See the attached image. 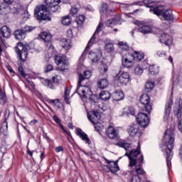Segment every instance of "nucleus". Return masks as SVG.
Here are the masks:
<instances>
[{
  "instance_id": "f257e3e1",
  "label": "nucleus",
  "mask_w": 182,
  "mask_h": 182,
  "mask_svg": "<svg viewBox=\"0 0 182 182\" xmlns=\"http://www.w3.org/2000/svg\"><path fill=\"white\" fill-rule=\"evenodd\" d=\"M75 92L78 93V95L82 97V100L89 99L91 105H96V103L99 102L97 95H93V92L87 86H79V84H77Z\"/></svg>"
},
{
  "instance_id": "f03ea898",
  "label": "nucleus",
  "mask_w": 182,
  "mask_h": 182,
  "mask_svg": "<svg viewBox=\"0 0 182 182\" xmlns=\"http://www.w3.org/2000/svg\"><path fill=\"white\" fill-rule=\"evenodd\" d=\"M174 129H169L165 132L164 139H162V143L165 146V152L168 154L173 152V149H174Z\"/></svg>"
},
{
  "instance_id": "7ed1b4c3",
  "label": "nucleus",
  "mask_w": 182,
  "mask_h": 182,
  "mask_svg": "<svg viewBox=\"0 0 182 182\" xmlns=\"http://www.w3.org/2000/svg\"><path fill=\"white\" fill-rule=\"evenodd\" d=\"M150 12H153L154 15H157L161 18V21H174V16H173V11L168 9H160L159 7H154L150 9Z\"/></svg>"
},
{
  "instance_id": "20e7f679",
  "label": "nucleus",
  "mask_w": 182,
  "mask_h": 182,
  "mask_svg": "<svg viewBox=\"0 0 182 182\" xmlns=\"http://www.w3.org/2000/svg\"><path fill=\"white\" fill-rule=\"evenodd\" d=\"M35 18L37 21H51L52 18L48 11V8L45 5L38 6L34 12Z\"/></svg>"
},
{
  "instance_id": "39448f33",
  "label": "nucleus",
  "mask_w": 182,
  "mask_h": 182,
  "mask_svg": "<svg viewBox=\"0 0 182 182\" xmlns=\"http://www.w3.org/2000/svg\"><path fill=\"white\" fill-rule=\"evenodd\" d=\"M141 151H140V143H138V146L136 149L130 151L129 154L126 152L124 156H127L129 159V167H134L139 163V158L136 159Z\"/></svg>"
},
{
  "instance_id": "423d86ee",
  "label": "nucleus",
  "mask_w": 182,
  "mask_h": 182,
  "mask_svg": "<svg viewBox=\"0 0 182 182\" xmlns=\"http://www.w3.org/2000/svg\"><path fill=\"white\" fill-rule=\"evenodd\" d=\"M15 51L22 62L26 60V58H28V48H26V46H25L23 43H18Z\"/></svg>"
},
{
  "instance_id": "0eeeda50",
  "label": "nucleus",
  "mask_w": 182,
  "mask_h": 182,
  "mask_svg": "<svg viewBox=\"0 0 182 182\" xmlns=\"http://www.w3.org/2000/svg\"><path fill=\"white\" fill-rule=\"evenodd\" d=\"M139 101L144 105L143 112H146L147 114L151 113V105H150V97L147 94L141 95Z\"/></svg>"
},
{
  "instance_id": "6e6552de",
  "label": "nucleus",
  "mask_w": 182,
  "mask_h": 182,
  "mask_svg": "<svg viewBox=\"0 0 182 182\" xmlns=\"http://www.w3.org/2000/svg\"><path fill=\"white\" fill-rule=\"evenodd\" d=\"M54 60L56 65L58 66L60 70L63 71L68 69V60L65 55H55Z\"/></svg>"
},
{
  "instance_id": "1a4fd4ad",
  "label": "nucleus",
  "mask_w": 182,
  "mask_h": 182,
  "mask_svg": "<svg viewBox=\"0 0 182 182\" xmlns=\"http://www.w3.org/2000/svg\"><path fill=\"white\" fill-rule=\"evenodd\" d=\"M45 3L51 12H60V0H46Z\"/></svg>"
},
{
  "instance_id": "9d476101",
  "label": "nucleus",
  "mask_w": 182,
  "mask_h": 182,
  "mask_svg": "<svg viewBox=\"0 0 182 182\" xmlns=\"http://www.w3.org/2000/svg\"><path fill=\"white\" fill-rule=\"evenodd\" d=\"M136 121L141 127H147L150 124V119L147 114L144 112H139L136 116Z\"/></svg>"
},
{
  "instance_id": "9b49d317",
  "label": "nucleus",
  "mask_w": 182,
  "mask_h": 182,
  "mask_svg": "<svg viewBox=\"0 0 182 182\" xmlns=\"http://www.w3.org/2000/svg\"><path fill=\"white\" fill-rule=\"evenodd\" d=\"M102 29H103V23L100 22L98 24L97 29L95 30V32L94 33L92 38L89 41L87 46L83 52V55H85V53H87V49H89L92 46V45H93V43H95V39H96L95 36H96V35H97V33H99V32H102Z\"/></svg>"
},
{
  "instance_id": "f8f14e48",
  "label": "nucleus",
  "mask_w": 182,
  "mask_h": 182,
  "mask_svg": "<svg viewBox=\"0 0 182 182\" xmlns=\"http://www.w3.org/2000/svg\"><path fill=\"white\" fill-rule=\"evenodd\" d=\"M143 161H144V158L143 155H140L138 159V163L134 166V167H135V172L139 176H146V172L141 167V164Z\"/></svg>"
},
{
  "instance_id": "ddd939ff",
  "label": "nucleus",
  "mask_w": 182,
  "mask_h": 182,
  "mask_svg": "<svg viewBox=\"0 0 182 182\" xmlns=\"http://www.w3.org/2000/svg\"><path fill=\"white\" fill-rule=\"evenodd\" d=\"M115 79L116 80H118L121 85L126 86L128 82L130 81V75L127 73H122L121 75L117 74Z\"/></svg>"
},
{
  "instance_id": "4468645a",
  "label": "nucleus",
  "mask_w": 182,
  "mask_h": 182,
  "mask_svg": "<svg viewBox=\"0 0 182 182\" xmlns=\"http://www.w3.org/2000/svg\"><path fill=\"white\" fill-rule=\"evenodd\" d=\"M106 134L111 140H114L119 137V130L114 129L112 126L107 127Z\"/></svg>"
},
{
  "instance_id": "2eb2a0df",
  "label": "nucleus",
  "mask_w": 182,
  "mask_h": 182,
  "mask_svg": "<svg viewBox=\"0 0 182 182\" xmlns=\"http://www.w3.org/2000/svg\"><path fill=\"white\" fill-rule=\"evenodd\" d=\"M100 56H102V51L100 50H95L93 51H90L88 55V58L91 62H99L100 59Z\"/></svg>"
},
{
  "instance_id": "dca6fc26",
  "label": "nucleus",
  "mask_w": 182,
  "mask_h": 182,
  "mask_svg": "<svg viewBox=\"0 0 182 182\" xmlns=\"http://www.w3.org/2000/svg\"><path fill=\"white\" fill-rule=\"evenodd\" d=\"M77 136H79L83 141H85L87 144H92V141H90V139H89V136H87V134L85 133L80 128H77L75 129Z\"/></svg>"
},
{
  "instance_id": "f3484780",
  "label": "nucleus",
  "mask_w": 182,
  "mask_h": 182,
  "mask_svg": "<svg viewBox=\"0 0 182 182\" xmlns=\"http://www.w3.org/2000/svg\"><path fill=\"white\" fill-rule=\"evenodd\" d=\"M139 124H132L128 127L127 132L129 134V136L134 137V136H136L137 134L139 133Z\"/></svg>"
},
{
  "instance_id": "a211bd4d",
  "label": "nucleus",
  "mask_w": 182,
  "mask_h": 182,
  "mask_svg": "<svg viewBox=\"0 0 182 182\" xmlns=\"http://www.w3.org/2000/svg\"><path fill=\"white\" fill-rule=\"evenodd\" d=\"M88 119L91 123H97L100 120V113L97 111H92L90 112V114L87 115Z\"/></svg>"
},
{
  "instance_id": "6ab92c4d",
  "label": "nucleus",
  "mask_w": 182,
  "mask_h": 182,
  "mask_svg": "<svg viewBox=\"0 0 182 182\" xmlns=\"http://www.w3.org/2000/svg\"><path fill=\"white\" fill-rule=\"evenodd\" d=\"M160 42L161 43H165L167 46H169V45H171L173 43V38L171 37L170 35L164 33L161 36H160Z\"/></svg>"
},
{
  "instance_id": "aec40b11",
  "label": "nucleus",
  "mask_w": 182,
  "mask_h": 182,
  "mask_svg": "<svg viewBox=\"0 0 182 182\" xmlns=\"http://www.w3.org/2000/svg\"><path fill=\"white\" fill-rule=\"evenodd\" d=\"M91 76L92 72L90 70H85L82 73V74H79V80L77 82L78 86H80L83 80H86V79H90Z\"/></svg>"
},
{
  "instance_id": "412c9836",
  "label": "nucleus",
  "mask_w": 182,
  "mask_h": 182,
  "mask_svg": "<svg viewBox=\"0 0 182 182\" xmlns=\"http://www.w3.org/2000/svg\"><path fill=\"white\" fill-rule=\"evenodd\" d=\"M172 106H173V100L170 99L165 105V115L164 116V119H165L166 120L168 119V117L170 116V113H171Z\"/></svg>"
},
{
  "instance_id": "4be33fe9",
  "label": "nucleus",
  "mask_w": 182,
  "mask_h": 182,
  "mask_svg": "<svg viewBox=\"0 0 182 182\" xmlns=\"http://www.w3.org/2000/svg\"><path fill=\"white\" fill-rule=\"evenodd\" d=\"M60 45L65 50H69L72 48V42L70 40H67L65 38H62L60 41Z\"/></svg>"
},
{
  "instance_id": "5701e85b",
  "label": "nucleus",
  "mask_w": 182,
  "mask_h": 182,
  "mask_svg": "<svg viewBox=\"0 0 182 182\" xmlns=\"http://www.w3.org/2000/svg\"><path fill=\"white\" fill-rule=\"evenodd\" d=\"M182 107L179 105V107L176 112V117L178 119V129L182 133V119H181Z\"/></svg>"
},
{
  "instance_id": "b1692460",
  "label": "nucleus",
  "mask_w": 182,
  "mask_h": 182,
  "mask_svg": "<svg viewBox=\"0 0 182 182\" xmlns=\"http://www.w3.org/2000/svg\"><path fill=\"white\" fill-rule=\"evenodd\" d=\"M139 32L141 33H143V35H147L149 33H153V28L150 26H142L139 28L138 29Z\"/></svg>"
},
{
  "instance_id": "393cba45",
  "label": "nucleus",
  "mask_w": 182,
  "mask_h": 182,
  "mask_svg": "<svg viewBox=\"0 0 182 182\" xmlns=\"http://www.w3.org/2000/svg\"><path fill=\"white\" fill-rule=\"evenodd\" d=\"M112 97L116 102H120V100H123V99H124V94L122 91L117 90L113 93Z\"/></svg>"
},
{
  "instance_id": "a878e982",
  "label": "nucleus",
  "mask_w": 182,
  "mask_h": 182,
  "mask_svg": "<svg viewBox=\"0 0 182 182\" xmlns=\"http://www.w3.org/2000/svg\"><path fill=\"white\" fill-rule=\"evenodd\" d=\"M0 35L3 38H9L11 36V29L8 26H4L0 30Z\"/></svg>"
},
{
  "instance_id": "bb28decb",
  "label": "nucleus",
  "mask_w": 182,
  "mask_h": 182,
  "mask_svg": "<svg viewBox=\"0 0 182 182\" xmlns=\"http://www.w3.org/2000/svg\"><path fill=\"white\" fill-rule=\"evenodd\" d=\"M14 38L17 41H23V39H25V33L22 31V29L16 30L14 32Z\"/></svg>"
},
{
  "instance_id": "cd10ccee",
  "label": "nucleus",
  "mask_w": 182,
  "mask_h": 182,
  "mask_svg": "<svg viewBox=\"0 0 182 182\" xmlns=\"http://www.w3.org/2000/svg\"><path fill=\"white\" fill-rule=\"evenodd\" d=\"M97 86L100 89H106L109 86V80L106 78L101 79L98 81Z\"/></svg>"
},
{
  "instance_id": "c85d7f7f",
  "label": "nucleus",
  "mask_w": 182,
  "mask_h": 182,
  "mask_svg": "<svg viewBox=\"0 0 182 182\" xmlns=\"http://www.w3.org/2000/svg\"><path fill=\"white\" fill-rule=\"evenodd\" d=\"M117 146H119V147H122L127 151L129 149H132V144L127 143L126 141H119L117 144Z\"/></svg>"
},
{
  "instance_id": "c756f323",
  "label": "nucleus",
  "mask_w": 182,
  "mask_h": 182,
  "mask_svg": "<svg viewBox=\"0 0 182 182\" xmlns=\"http://www.w3.org/2000/svg\"><path fill=\"white\" fill-rule=\"evenodd\" d=\"M39 37L44 42H49V41H50V39L52 38V36H50V33L46 32H42L41 33H40Z\"/></svg>"
},
{
  "instance_id": "7c9ffc66",
  "label": "nucleus",
  "mask_w": 182,
  "mask_h": 182,
  "mask_svg": "<svg viewBox=\"0 0 182 182\" xmlns=\"http://www.w3.org/2000/svg\"><path fill=\"white\" fill-rule=\"evenodd\" d=\"M110 92L109 91H102L100 93V97L101 100H104L105 102H107V100H109L110 99Z\"/></svg>"
},
{
  "instance_id": "2f4dec72",
  "label": "nucleus",
  "mask_w": 182,
  "mask_h": 182,
  "mask_svg": "<svg viewBox=\"0 0 182 182\" xmlns=\"http://www.w3.org/2000/svg\"><path fill=\"white\" fill-rule=\"evenodd\" d=\"M11 11V9L8 6H5V4L0 5V15H8V13Z\"/></svg>"
},
{
  "instance_id": "473e14b6",
  "label": "nucleus",
  "mask_w": 182,
  "mask_h": 182,
  "mask_svg": "<svg viewBox=\"0 0 182 182\" xmlns=\"http://www.w3.org/2000/svg\"><path fill=\"white\" fill-rule=\"evenodd\" d=\"M133 65V61L129 60L127 58H122V66H124V68H127V69H129L132 68Z\"/></svg>"
},
{
  "instance_id": "72a5a7b5",
  "label": "nucleus",
  "mask_w": 182,
  "mask_h": 182,
  "mask_svg": "<svg viewBox=\"0 0 182 182\" xmlns=\"http://www.w3.org/2000/svg\"><path fill=\"white\" fill-rule=\"evenodd\" d=\"M154 82L147 81L145 84V92L147 93H149V92H151V90L154 89Z\"/></svg>"
},
{
  "instance_id": "f704fd0d",
  "label": "nucleus",
  "mask_w": 182,
  "mask_h": 182,
  "mask_svg": "<svg viewBox=\"0 0 182 182\" xmlns=\"http://www.w3.org/2000/svg\"><path fill=\"white\" fill-rule=\"evenodd\" d=\"M119 23H120L119 18H115L107 21V25H108L110 28H112L113 25H119Z\"/></svg>"
},
{
  "instance_id": "c9c22d12",
  "label": "nucleus",
  "mask_w": 182,
  "mask_h": 182,
  "mask_svg": "<svg viewBox=\"0 0 182 182\" xmlns=\"http://www.w3.org/2000/svg\"><path fill=\"white\" fill-rule=\"evenodd\" d=\"M6 103V95H5V92L2 90L1 88H0V105H5Z\"/></svg>"
},
{
  "instance_id": "e433bc0d",
  "label": "nucleus",
  "mask_w": 182,
  "mask_h": 182,
  "mask_svg": "<svg viewBox=\"0 0 182 182\" xmlns=\"http://www.w3.org/2000/svg\"><path fill=\"white\" fill-rule=\"evenodd\" d=\"M166 164L168 168H170L171 166V159H173V152H168V154L166 153Z\"/></svg>"
},
{
  "instance_id": "4c0bfd02",
  "label": "nucleus",
  "mask_w": 182,
  "mask_h": 182,
  "mask_svg": "<svg viewBox=\"0 0 182 182\" xmlns=\"http://www.w3.org/2000/svg\"><path fill=\"white\" fill-rule=\"evenodd\" d=\"M132 56L134 58V59H137L138 60H143V59H144V53H139L137 51H135L133 54Z\"/></svg>"
},
{
  "instance_id": "58836bf2",
  "label": "nucleus",
  "mask_w": 182,
  "mask_h": 182,
  "mask_svg": "<svg viewBox=\"0 0 182 182\" xmlns=\"http://www.w3.org/2000/svg\"><path fill=\"white\" fill-rule=\"evenodd\" d=\"M62 23L63 25L68 26L70 23H72V18H70V16H65L63 17Z\"/></svg>"
},
{
  "instance_id": "ea45409f",
  "label": "nucleus",
  "mask_w": 182,
  "mask_h": 182,
  "mask_svg": "<svg viewBox=\"0 0 182 182\" xmlns=\"http://www.w3.org/2000/svg\"><path fill=\"white\" fill-rule=\"evenodd\" d=\"M8 117L7 118H5L4 122L2 123L1 130V132H4V133H6L8 132Z\"/></svg>"
},
{
  "instance_id": "a19ab883",
  "label": "nucleus",
  "mask_w": 182,
  "mask_h": 182,
  "mask_svg": "<svg viewBox=\"0 0 182 182\" xmlns=\"http://www.w3.org/2000/svg\"><path fill=\"white\" fill-rule=\"evenodd\" d=\"M119 46L121 50L127 51L129 49H130V47H129V45H127V43L119 42Z\"/></svg>"
},
{
  "instance_id": "79ce46f5",
  "label": "nucleus",
  "mask_w": 182,
  "mask_h": 182,
  "mask_svg": "<svg viewBox=\"0 0 182 182\" xmlns=\"http://www.w3.org/2000/svg\"><path fill=\"white\" fill-rule=\"evenodd\" d=\"M23 7H22V6H19V8H16V7H13L10 9L11 14H21V12H22V9Z\"/></svg>"
},
{
  "instance_id": "37998d69",
  "label": "nucleus",
  "mask_w": 182,
  "mask_h": 182,
  "mask_svg": "<svg viewBox=\"0 0 182 182\" xmlns=\"http://www.w3.org/2000/svg\"><path fill=\"white\" fill-rule=\"evenodd\" d=\"M149 73L151 75H157V73H159V68L154 65H151L149 67Z\"/></svg>"
},
{
  "instance_id": "c03bdc74",
  "label": "nucleus",
  "mask_w": 182,
  "mask_h": 182,
  "mask_svg": "<svg viewBox=\"0 0 182 182\" xmlns=\"http://www.w3.org/2000/svg\"><path fill=\"white\" fill-rule=\"evenodd\" d=\"M105 50H107V52H113V50H114V46L112 43H107Z\"/></svg>"
},
{
  "instance_id": "a18cd8bd",
  "label": "nucleus",
  "mask_w": 182,
  "mask_h": 182,
  "mask_svg": "<svg viewBox=\"0 0 182 182\" xmlns=\"http://www.w3.org/2000/svg\"><path fill=\"white\" fill-rule=\"evenodd\" d=\"M85 17L83 15H80L78 17L76 18V23L77 25H82L83 24V22H85Z\"/></svg>"
},
{
  "instance_id": "49530a36",
  "label": "nucleus",
  "mask_w": 182,
  "mask_h": 182,
  "mask_svg": "<svg viewBox=\"0 0 182 182\" xmlns=\"http://www.w3.org/2000/svg\"><path fill=\"white\" fill-rule=\"evenodd\" d=\"M109 70V68L107 64H102L100 67V72L101 74L106 73Z\"/></svg>"
},
{
  "instance_id": "de8ad7c7",
  "label": "nucleus",
  "mask_w": 182,
  "mask_h": 182,
  "mask_svg": "<svg viewBox=\"0 0 182 182\" xmlns=\"http://www.w3.org/2000/svg\"><path fill=\"white\" fill-rule=\"evenodd\" d=\"M153 2L152 0H144L143 4L146 6V8H150L151 9L152 8H158L157 6H153L150 4Z\"/></svg>"
},
{
  "instance_id": "09e8293b",
  "label": "nucleus",
  "mask_w": 182,
  "mask_h": 182,
  "mask_svg": "<svg viewBox=\"0 0 182 182\" xmlns=\"http://www.w3.org/2000/svg\"><path fill=\"white\" fill-rule=\"evenodd\" d=\"M33 29H35V28L32 27V26H25L23 27V28H22L21 30L25 33H28V32H32V31H33Z\"/></svg>"
},
{
  "instance_id": "8fccbe9b",
  "label": "nucleus",
  "mask_w": 182,
  "mask_h": 182,
  "mask_svg": "<svg viewBox=\"0 0 182 182\" xmlns=\"http://www.w3.org/2000/svg\"><path fill=\"white\" fill-rule=\"evenodd\" d=\"M134 73H135V75L140 76L141 75V73H143V68H141V67H140V66H137L134 69Z\"/></svg>"
},
{
  "instance_id": "3c124183",
  "label": "nucleus",
  "mask_w": 182,
  "mask_h": 182,
  "mask_svg": "<svg viewBox=\"0 0 182 182\" xmlns=\"http://www.w3.org/2000/svg\"><path fill=\"white\" fill-rule=\"evenodd\" d=\"M20 14H22V16L24 19L29 18V12H28V10H23V9H22V11Z\"/></svg>"
},
{
  "instance_id": "603ef678",
  "label": "nucleus",
  "mask_w": 182,
  "mask_h": 182,
  "mask_svg": "<svg viewBox=\"0 0 182 182\" xmlns=\"http://www.w3.org/2000/svg\"><path fill=\"white\" fill-rule=\"evenodd\" d=\"M96 132H100L102 130V124L97 122V123H92Z\"/></svg>"
},
{
  "instance_id": "864d4df0",
  "label": "nucleus",
  "mask_w": 182,
  "mask_h": 182,
  "mask_svg": "<svg viewBox=\"0 0 182 182\" xmlns=\"http://www.w3.org/2000/svg\"><path fill=\"white\" fill-rule=\"evenodd\" d=\"M130 182H141L140 176L134 175L132 177Z\"/></svg>"
},
{
  "instance_id": "5fc2aeb1",
  "label": "nucleus",
  "mask_w": 182,
  "mask_h": 182,
  "mask_svg": "<svg viewBox=\"0 0 182 182\" xmlns=\"http://www.w3.org/2000/svg\"><path fill=\"white\" fill-rule=\"evenodd\" d=\"M53 70V65H47L44 68L45 73H48V72H51Z\"/></svg>"
},
{
  "instance_id": "6e6d98bb",
  "label": "nucleus",
  "mask_w": 182,
  "mask_h": 182,
  "mask_svg": "<svg viewBox=\"0 0 182 182\" xmlns=\"http://www.w3.org/2000/svg\"><path fill=\"white\" fill-rule=\"evenodd\" d=\"M127 114H131V116H134V108L133 107H129L127 109Z\"/></svg>"
},
{
  "instance_id": "4d7b16f0",
  "label": "nucleus",
  "mask_w": 182,
  "mask_h": 182,
  "mask_svg": "<svg viewBox=\"0 0 182 182\" xmlns=\"http://www.w3.org/2000/svg\"><path fill=\"white\" fill-rule=\"evenodd\" d=\"M18 72L23 77H26V76H28V75L25 73V71H23V68H22V66L18 67Z\"/></svg>"
},
{
  "instance_id": "13d9d810",
  "label": "nucleus",
  "mask_w": 182,
  "mask_h": 182,
  "mask_svg": "<svg viewBox=\"0 0 182 182\" xmlns=\"http://www.w3.org/2000/svg\"><path fill=\"white\" fill-rule=\"evenodd\" d=\"M69 93L70 91L68 89H65V93H64V99L65 102H69Z\"/></svg>"
},
{
  "instance_id": "bf43d9fd",
  "label": "nucleus",
  "mask_w": 182,
  "mask_h": 182,
  "mask_svg": "<svg viewBox=\"0 0 182 182\" xmlns=\"http://www.w3.org/2000/svg\"><path fill=\"white\" fill-rule=\"evenodd\" d=\"M77 12H79V9L76 7H73L70 10V14L72 15V16H75V15H76Z\"/></svg>"
},
{
  "instance_id": "052dcab7",
  "label": "nucleus",
  "mask_w": 182,
  "mask_h": 182,
  "mask_svg": "<svg viewBox=\"0 0 182 182\" xmlns=\"http://www.w3.org/2000/svg\"><path fill=\"white\" fill-rule=\"evenodd\" d=\"M42 83L44 84V86H47L48 87H50V81L49 80H42Z\"/></svg>"
},
{
  "instance_id": "680f3d73",
  "label": "nucleus",
  "mask_w": 182,
  "mask_h": 182,
  "mask_svg": "<svg viewBox=\"0 0 182 182\" xmlns=\"http://www.w3.org/2000/svg\"><path fill=\"white\" fill-rule=\"evenodd\" d=\"M118 162H119L118 161L113 162V168H114V171L116 172H117L120 170V168H119V165H117Z\"/></svg>"
},
{
  "instance_id": "e2e57ef3",
  "label": "nucleus",
  "mask_w": 182,
  "mask_h": 182,
  "mask_svg": "<svg viewBox=\"0 0 182 182\" xmlns=\"http://www.w3.org/2000/svg\"><path fill=\"white\" fill-rule=\"evenodd\" d=\"M107 4L106 3H102V11H103V12H106V11H107Z\"/></svg>"
},
{
  "instance_id": "0e129e2a",
  "label": "nucleus",
  "mask_w": 182,
  "mask_h": 182,
  "mask_svg": "<svg viewBox=\"0 0 182 182\" xmlns=\"http://www.w3.org/2000/svg\"><path fill=\"white\" fill-rule=\"evenodd\" d=\"M157 55L158 56H159L160 58L163 57V56H166V52L163 51V50H158L157 51Z\"/></svg>"
},
{
  "instance_id": "69168bd1",
  "label": "nucleus",
  "mask_w": 182,
  "mask_h": 182,
  "mask_svg": "<svg viewBox=\"0 0 182 182\" xmlns=\"http://www.w3.org/2000/svg\"><path fill=\"white\" fill-rule=\"evenodd\" d=\"M48 103L50 105H56V103H59V100H48Z\"/></svg>"
},
{
  "instance_id": "338daca9",
  "label": "nucleus",
  "mask_w": 182,
  "mask_h": 182,
  "mask_svg": "<svg viewBox=\"0 0 182 182\" xmlns=\"http://www.w3.org/2000/svg\"><path fill=\"white\" fill-rule=\"evenodd\" d=\"M53 120H54L55 123H58V124H60V119H59V117H58V116L54 115L53 117Z\"/></svg>"
},
{
  "instance_id": "774afa93",
  "label": "nucleus",
  "mask_w": 182,
  "mask_h": 182,
  "mask_svg": "<svg viewBox=\"0 0 182 182\" xmlns=\"http://www.w3.org/2000/svg\"><path fill=\"white\" fill-rule=\"evenodd\" d=\"M56 153H60V151H63V147L58 146L55 148Z\"/></svg>"
}]
</instances>
